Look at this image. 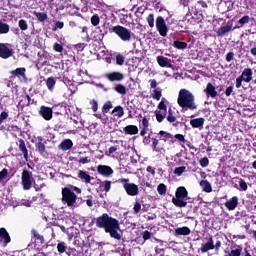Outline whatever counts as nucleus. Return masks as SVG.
I'll list each match as a JSON object with an SVG mask.
<instances>
[{
    "mask_svg": "<svg viewBox=\"0 0 256 256\" xmlns=\"http://www.w3.org/2000/svg\"><path fill=\"white\" fill-rule=\"evenodd\" d=\"M95 225L99 229H105V233H109L113 239H121V234L118 232L119 220L110 217L109 214L104 213L96 218Z\"/></svg>",
    "mask_w": 256,
    "mask_h": 256,
    "instance_id": "1",
    "label": "nucleus"
},
{
    "mask_svg": "<svg viewBox=\"0 0 256 256\" xmlns=\"http://www.w3.org/2000/svg\"><path fill=\"white\" fill-rule=\"evenodd\" d=\"M177 103L184 111H195L197 109L195 95L187 89H181L179 91Z\"/></svg>",
    "mask_w": 256,
    "mask_h": 256,
    "instance_id": "2",
    "label": "nucleus"
},
{
    "mask_svg": "<svg viewBox=\"0 0 256 256\" xmlns=\"http://www.w3.org/2000/svg\"><path fill=\"white\" fill-rule=\"evenodd\" d=\"M187 195H189V193L185 187H178L175 193V197L172 198V203L176 207H187V201H185Z\"/></svg>",
    "mask_w": 256,
    "mask_h": 256,
    "instance_id": "3",
    "label": "nucleus"
},
{
    "mask_svg": "<svg viewBox=\"0 0 256 256\" xmlns=\"http://www.w3.org/2000/svg\"><path fill=\"white\" fill-rule=\"evenodd\" d=\"M62 201L63 203H66L68 207H75V203L77 202V195H75L71 189L63 188Z\"/></svg>",
    "mask_w": 256,
    "mask_h": 256,
    "instance_id": "4",
    "label": "nucleus"
},
{
    "mask_svg": "<svg viewBox=\"0 0 256 256\" xmlns=\"http://www.w3.org/2000/svg\"><path fill=\"white\" fill-rule=\"evenodd\" d=\"M112 32L120 37L122 41H131V30L121 25L112 27Z\"/></svg>",
    "mask_w": 256,
    "mask_h": 256,
    "instance_id": "5",
    "label": "nucleus"
},
{
    "mask_svg": "<svg viewBox=\"0 0 256 256\" xmlns=\"http://www.w3.org/2000/svg\"><path fill=\"white\" fill-rule=\"evenodd\" d=\"M21 179L24 191H29L33 187V173L23 170Z\"/></svg>",
    "mask_w": 256,
    "mask_h": 256,
    "instance_id": "6",
    "label": "nucleus"
},
{
    "mask_svg": "<svg viewBox=\"0 0 256 256\" xmlns=\"http://www.w3.org/2000/svg\"><path fill=\"white\" fill-rule=\"evenodd\" d=\"M156 28L161 37H167L169 29L167 28V23H165V19L163 17L159 16L156 19Z\"/></svg>",
    "mask_w": 256,
    "mask_h": 256,
    "instance_id": "7",
    "label": "nucleus"
},
{
    "mask_svg": "<svg viewBox=\"0 0 256 256\" xmlns=\"http://www.w3.org/2000/svg\"><path fill=\"white\" fill-rule=\"evenodd\" d=\"M14 53L15 51H13L10 44L0 43V57L2 59H9V57H13Z\"/></svg>",
    "mask_w": 256,
    "mask_h": 256,
    "instance_id": "8",
    "label": "nucleus"
},
{
    "mask_svg": "<svg viewBox=\"0 0 256 256\" xmlns=\"http://www.w3.org/2000/svg\"><path fill=\"white\" fill-rule=\"evenodd\" d=\"M123 188L130 197L139 195V186H137L135 183L124 184Z\"/></svg>",
    "mask_w": 256,
    "mask_h": 256,
    "instance_id": "9",
    "label": "nucleus"
},
{
    "mask_svg": "<svg viewBox=\"0 0 256 256\" xmlns=\"http://www.w3.org/2000/svg\"><path fill=\"white\" fill-rule=\"evenodd\" d=\"M8 243H11V236L5 228H0V245L7 247Z\"/></svg>",
    "mask_w": 256,
    "mask_h": 256,
    "instance_id": "10",
    "label": "nucleus"
},
{
    "mask_svg": "<svg viewBox=\"0 0 256 256\" xmlns=\"http://www.w3.org/2000/svg\"><path fill=\"white\" fill-rule=\"evenodd\" d=\"M97 172L99 173V175H103V177H111V175H113V168H111V166H107V165H99L97 167Z\"/></svg>",
    "mask_w": 256,
    "mask_h": 256,
    "instance_id": "11",
    "label": "nucleus"
},
{
    "mask_svg": "<svg viewBox=\"0 0 256 256\" xmlns=\"http://www.w3.org/2000/svg\"><path fill=\"white\" fill-rule=\"evenodd\" d=\"M40 115L46 121H51L53 119V110L47 106L40 107Z\"/></svg>",
    "mask_w": 256,
    "mask_h": 256,
    "instance_id": "12",
    "label": "nucleus"
},
{
    "mask_svg": "<svg viewBox=\"0 0 256 256\" xmlns=\"http://www.w3.org/2000/svg\"><path fill=\"white\" fill-rule=\"evenodd\" d=\"M157 63L160 67H166L167 69H172L173 64L171 63V59L165 57V56H158L157 57Z\"/></svg>",
    "mask_w": 256,
    "mask_h": 256,
    "instance_id": "13",
    "label": "nucleus"
},
{
    "mask_svg": "<svg viewBox=\"0 0 256 256\" xmlns=\"http://www.w3.org/2000/svg\"><path fill=\"white\" fill-rule=\"evenodd\" d=\"M106 79H108V81H123V79H125V76L123 75V73L121 72H111L105 75Z\"/></svg>",
    "mask_w": 256,
    "mask_h": 256,
    "instance_id": "14",
    "label": "nucleus"
},
{
    "mask_svg": "<svg viewBox=\"0 0 256 256\" xmlns=\"http://www.w3.org/2000/svg\"><path fill=\"white\" fill-rule=\"evenodd\" d=\"M237 205H239V198L237 196H234L232 197L231 200H228L227 202H225V207L229 211H235V209H237Z\"/></svg>",
    "mask_w": 256,
    "mask_h": 256,
    "instance_id": "15",
    "label": "nucleus"
},
{
    "mask_svg": "<svg viewBox=\"0 0 256 256\" xmlns=\"http://www.w3.org/2000/svg\"><path fill=\"white\" fill-rule=\"evenodd\" d=\"M245 83H251L253 79V70L251 68H245L240 76Z\"/></svg>",
    "mask_w": 256,
    "mask_h": 256,
    "instance_id": "16",
    "label": "nucleus"
},
{
    "mask_svg": "<svg viewBox=\"0 0 256 256\" xmlns=\"http://www.w3.org/2000/svg\"><path fill=\"white\" fill-rule=\"evenodd\" d=\"M204 93H206L207 97H211L212 99H215V97H217L218 95L215 86H213V84L211 83L207 84L206 89L204 90Z\"/></svg>",
    "mask_w": 256,
    "mask_h": 256,
    "instance_id": "17",
    "label": "nucleus"
},
{
    "mask_svg": "<svg viewBox=\"0 0 256 256\" xmlns=\"http://www.w3.org/2000/svg\"><path fill=\"white\" fill-rule=\"evenodd\" d=\"M27 69L25 68H16L15 70L11 71L12 77H18V79H27V76L25 75Z\"/></svg>",
    "mask_w": 256,
    "mask_h": 256,
    "instance_id": "18",
    "label": "nucleus"
},
{
    "mask_svg": "<svg viewBox=\"0 0 256 256\" xmlns=\"http://www.w3.org/2000/svg\"><path fill=\"white\" fill-rule=\"evenodd\" d=\"M190 125L194 129H201L205 125V118H195L190 120Z\"/></svg>",
    "mask_w": 256,
    "mask_h": 256,
    "instance_id": "19",
    "label": "nucleus"
},
{
    "mask_svg": "<svg viewBox=\"0 0 256 256\" xmlns=\"http://www.w3.org/2000/svg\"><path fill=\"white\" fill-rule=\"evenodd\" d=\"M78 178L81 179V181H83L84 183H91V179H93V177H91V175H89L87 171L83 170H79Z\"/></svg>",
    "mask_w": 256,
    "mask_h": 256,
    "instance_id": "20",
    "label": "nucleus"
},
{
    "mask_svg": "<svg viewBox=\"0 0 256 256\" xmlns=\"http://www.w3.org/2000/svg\"><path fill=\"white\" fill-rule=\"evenodd\" d=\"M19 149L23 153L25 161H29V151L27 150V146H25V140H19Z\"/></svg>",
    "mask_w": 256,
    "mask_h": 256,
    "instance_id": "21",
    "label": "nucleus"
},
{
    "mask_svg": "<svg viewBox=\"0 0 256 256\" xmlns=\"http://www.w3.org/2000/svg\"><path fill=\"white\" fill-rule=\"evenodd\" d=\"M126 135H137L139 128L136 125H128L124 128Z\"/></svg>",
    "mask_w": 256,
    "mask_h": 256,
    "instance_id": "22",
    "label": "nucleus"
},
{
    "mask_svg": "<svg viewBox=\"0 0 256 256\" xmlns=\"http://www.w3.org/2000/svg\"><path fill=\"white\" fill-rule=\"evenodd\" d=\"M211 249H215V245L213 244V238H210L209 241L201 246V252L207 253V251H211Z\"/></svg>",
    "mask_w": 256,
    "mask_h": 256,
    "instance_id": "23",
    "label": "nucleus"
},
{
    "mask_svg": "<svg viewBox=\"0 0 256 256\" xmlns=\"http://www.w3.org/2000/svg\"><path fill=\"white\" fill-rule=\"evenodd\" d=\"M233 28V24H227L226 26H221L220 29L217 31L218 37H223L226 33H229Z\"/></svg>",
    "mask_w": 256,
    "mask_h": 256,
    "instance_id": "24",
    "label": "nucleus"
},
{
    "mask_svg": "<svg viewBox=\"0 0 256 256\" xmlns=\"http://www.w3.org/2000/svg\"><path fill=\"white\" fill-rule=\"evenodd\" d=\"M72 147H73V141H71L70 139L64 140L59 145V149H61L62 151H69V149H71Z\"/></svg>",
    "mask_w": 256,
    "mask_h": 256,
    "instance_id": "25",
    "label": "nucleus"
},
{
    "mask_svg": "<svg viewBox=\"0 0 256 256\" xmlns=\"http://www.w3.org/2000/svg\"><path fill=\"white\" fill-rule=\"evenodd\" d=\"M175 234L184 236L191 235V229H189L187 226L178 227L175 229Z\"/></svg>",
    "mask_w": 256,
    "mask_h": 256,
    "instance_id": "26",
    "label": "nucleus"
},
{
    "mask_svg": "<svg viewBox=\"0 0 256 256\" xmlns=\"http://www.w3.org/2000/svg\"><path fill=\"white\" fill-rule=\"evenodd\" d=\"M200 187H202L205 193H211L213 191V188L211 187V183H209V181L207 180H202L200 182Z\"/></svg>",
    "mask_w": 256,
    "mask_h": 256,
    "instance_id": "27",
    "label": "nucleus"
},
{
    "mask_svg": "<svg viewBox=\"0 0 256 256\" xmlns=\"http://www.w3.org/2000/svg\"><path fill=\"white\" fill-rule=\"evenodd\" d=\"M243 251V247L237 246V248L229 251H225V256H241V252Z\"/></svg>",
    "mask_w": 256,
    "mask_h": 256,
    "instance_id": "28",
    "label": "nucleus"
},
{
    "mask_svg": "<svg viewBox=\"0 0 256 256\" xmlns=\"http://www.w3.org/2000/svg\"><path fill=\"white\" fill-rule=\"evenodd\" d=\"M113 115H115V117H118L119 119H121V117H123V115H125V111L123 110V108L121 106H116L113 110H112Z\"/></svg>",
    "mask_w": 256,
    "mask_h": 256,
    "instance_id": "29",
    "label": "nucleus"
},
{
    "mask_svg": "<svg viewBox=\"0 0 256 256\" xmlns=\"http://www.w3.org/2000/svg\"><path fill=\"white\" fill-rule=\"evenodd\" d=\"M114 90L116 91V93H119L120 95H127V88L122 84L116 85Z\"/></svg>",
    "mask_w": 256,
    "mask_h": 256,
    "instance_id": "30",
    "label": "nucleus"
},
{
    "mask_svg": "<svg viewBox=\"0 0 256 256\" xmlns=\"http://www.w3.org/2000/svg\"><path fill=\"white\" fill-rule=\"evenodd\" d=\"M157 192L159 193V195H162V196L167 195V185L160 183L157 186Z\"/></svg>",
    "mask_w": 256,
    "mask_h": 256,
    "instance_id": "31",
    "label": "nucleus"
},
{
    "mask_svg": "<svg viewBox=\"0 0 256 256\" xmlns=\"http://www.w3.org/2000/svg\"><path fill=\"white\" fill-rule=\"evenodd\" d=\"M33 15H35L37 17L38 21H41V22L47 21L46 13L34 11Z\"/></svg>",
    "mask_w": 256,
    "mask_h": 256,
    "instance_id": "32",
    "label": "nucleus"
},
{
    "mask_svg": "<svg viewBox=\"0 0 256 256\" xmlns=\"http://www.w3.org/2000/svg\"><path fill=\"white\" fill-rule=\"evenodd\" d=\"M9 29H10V27L8 24H5L2 21H0V34L1 35H5V34L9 33Z\"/></svg>",
    "mask_w": 256,
    "mask_h": 256,
    "instance_id": "33",
    "label": "nucleus"
},
{
    "mask_svg": "<svg viewBox=\"0 0 256 256\" xmlns=\"http://www.w3.org/2000/svg\"><path fill=\"white\" fill-rule=\"evenodd\" d=\"M55 78L50 77L46 80V85L49 91H53V88L55 87Z\"/></svg>",
    "mask_w": 256,
    "mask_h": 256,
    "instance_id": "34",
    "label": "nucleus"
},
{
    "mask_svg": "<svg viewBox=\"0 0 256 256\" xmlns=\"http://www.w3.org/2000/svg\"><path fill=\"white\" fill-rule=\"evenodd\" d=\"M161 97H163V93L159 89L153 90L152 93V98L155 99L156 101H160Z\"/></svg>",
    "mask_w": 256,
    "mask_h": 256,
    "instance_id": "35",
    "label": "nucleus"
},
{
    "mask_svg": "<svg viewBox=\"0 0 256 256\" xmlns=\"http://www.w3.org/2000/svg\"><path fill=\"white\" fill-rule=\"evenodd\" d=\"M41 141H43V139L39 138V143L36 145V149L43 155L45 153V144Z\"/></svg>",
    "mask_w": 256,
    "mask_h": 256,
    "instance_id": "36",
    "label": "nucleus"
},
{
    "mask_svg": "<svg viewBox=\"0 0 256 256\" xmlns=\"http://www.w3.org/2000/svg\"><path fill=\"white\" fill-rule=\"evenodd\" d=\"M185 171H187V167L181 166V167L175 168L174 173H175V175H177L178 177H181V175H183V173H185Z\"/></svg>",
    "mask_w": 256,
    "mask_h": 256,
    "instance_id": "37",
    "label": "nucleus"
},
{
    "mask_svg": "<svg viewBox=\"0 0 256 256\" xmlns=\"http://www.w3.org/2000/svg\"><path fill=\"white\" fill-rule=\"evenodd\" d=\"M174 47H176V49H187V43L176 40L174 41Z\"/></svg>",
    "mask_w": 256,
    "mask_h": 256,
    "instance_id": "38",
    "label": "nucleus"
},
{
    "mask_svg": "<svg viewBox=\"0 0 256 256\" xmlns=\"http://www.w3.org/2000/svg\"><path fill=\"white\" fill-rule=\"evenodd\" d=\"M57 251L60 253H65L67 251V244L65 242H60L57 244Z\"/></svg>",
    "mask_w": 256,
    "mask_h": 256,
    "instance_id": "39",
    "label": "nucleus"
},
{
    "mask_svg": "<svg viewBox=\"0 0 256 256\" xmlns=\"http://www.w3.org/2000/svg\"><path fill=\"white\" fill-rule=\"evenodd\" d=\"M158 109L162 111V113H167V105L165 104V98L161 100V102L158 104Z\"/></svg>",
    "mask_w": 256,
    "mask_h": 256,
    "instance_id": "40",
    "label": "nucleus"
},
{
    "mask_svg": "<svg viewBox=\"0 0 256 256\" xmlns=\"http://www.w3.org/2000/svg\"><path fill=\"white\" fill-rule=\"evenodd\" d=\"M165 115H167V113L161 112V111H156V119H157L158 123H161L163 121V119H165Z\"/></svg>",
    "mask_w": 256,
    "mask_h": 256,
    "instance_id": "41",
    "label": "nucleus"
},
{
    "mask_svg": "<svg viewBox=\"0 0 256 256\" xmlns=\"http://www.w3.org/2000/svg\"><path fill=\"white\" fill-rule=\"evenodd\" d=\"M19 27L21 31H27V29H29V25L27 24V21H25L24 19H21L19 21Z\"/></svg>",
    "mask_w": 256,
    "mask_h": 256,
    "instance_id": "42",
    "label": "nucleus"
},
{
    "mask_svg": "<svg viewBox=\"0 0 256 256\" xmlns=\"http://www.w3.org/2000/svg\"><path fill=\"white\" fill-rule=\"evenodd\" d=\"M147 23H148L149 27H155V16L153 14H150L147 17Z\"/></svg>",
    "mask_w": 256,
    "mask_h": 256,
    "instance_id": "43",
    "label": "nucleus"
},
{
    "mask_svg": "<svg viewBox=\"0 0 256 256\" xmlns=\"http://www.w3.org/2000/svg\"><path fill=\"white\" fill-rule=\"evenodd\" d=\"M101 22V20L99 19L98 15H93L91 17V23L94 27H97V25H99V23Z\"/></svg>",
    "mask_w": 256,
    "mask_h": 256,
    "instance_id": "44",
    "label": "nucleus"
},
{
    "mask_svg": "<svg viewBox=\"0 0 256 256\" xmlns=\"http://www.w3.org/2000/svg\"><path fill=\"white\" fill-rule=\"evenodd\" d=\"M110 109H113V104L111 103V101H108L103 105V111L105 113H109Z\"/></svg>",
    "mask_w": 256,
    "mask_h": 256,
    "instance_id": "45",
    "label": "nucleus"
},
{
    "mask_svg": "<svg viewBox=\"0 0 256 256\" xmlns=\"http://www.w3.org/2000/svg\"><path fill=\"white\" fill-rule=\"evenodd\" d=\"M167 121H169V123H175V121H177V118L175 116H173V112L171 109H169V114L167 116Z\"/></svg>",
    "mask_w": 256,
    "mask_h": 256,
    "instance_id": "46",
    "label": "nucleus"
},
{
    "mask_svg": "<svg viewBox=\"0 0 256 256\" xmlns=\"http://www.w3.org/2000/svg\"><path fill=\"white\" fill-rule=\"evenodd\" d=\"M116 63L118 65H123L125 63V56L121 55V54H118L116 56Z\"/></svg>",
    "mask_w": 256,
    "mask_h": 256,
    "instance_id": "47",
    "label": "nucleus"
},
{
    "mask_svg": "<svg viewBox=\"0 0 256 256\" xmlns=\"http://www.w3.org/2000/svg\"><path fill=\"white\" fill-rule=\"evenodd\" d=\"M159 135H161V137H164V141H167V139H173V136L165 131H160Z\"/></svg>",
    "mask_w": 256,
    "mask_h": 256,
    "instance_id": "48",
    "label": "nucleus"
},
{
    "mask_svg": "<svg viewBox=\"0 0 256 256\" xmlns=\"http://www.w3.org/2000/svg\"><path fill=\"white\" fill-rule=\"evenodd\" d=\"M249 21H251V18L249 16H243L239 20V23H240L241 27H243V25H246V23H249Z\"/></svg>",
    "mask_w": 256,
    "mask_h": 256,
    "instance_id": "49",
    "label": "nucleus"
},
{
    "mask_svg": "<svg viewBox=\"0 0 256 256\" xmlns=\"http://www.w3.org/2000/svg\"><path fill=\"white\" fill-rule=\"evenodd\" d=\"M18 205L24 206V207H31V201L22 199L18 202Z\"/></svg>",
    "mask_w": 256,
    "mask_h": 256,
    "instance_id": "50",
    "label": "nucleus"
},
{
    "mask_svg": "<svg viewBox=\"0 0 256 256\" xmlns=\"http://www.w3.org/2000/svg\"><path fill=\"white\" fill-rule=\"evenodd\" d=\"M239 187L242 191H247V182H245V180L240 179L239 181Z\"/></svg>",
    "mask_w": 256,
    "mask_h": 256,
    "instance_id": "51",
    "label": "nucleus"
},
{
    "mask_svg": "<svg viewBox=\"0 0 256 256\" xmlns=\"http://www.w3.org/2000/svg\"><path fill=\"white\" fill-rule=\"evenodd\" d=\"M32 235L35 237V239H38V241L43 242L44 238L37 232V230H32Z\"/></svg>",
    "mask_w": 256,
    "mask_h": 256,
    "instance_id": "52",
    "label": "nucleus"
},
{
    "mask_svg": "<svg viewBox=\"0 0 256 256\" xmlns=\"http://www.w3.org/2000/svg\"><path fill=\"white\" fill-rule=\"evenodd\" d=\"M8 174H9V171H8L6 168H4V169L0 172V181H3V179H5Z\"/></svg>",
    "mask_w": 256,
    "mask_h": 256,
    "instance_id": "53",
    "label": "nucleus"
},
{
    "mask_svg": "<svg viewBox=\"0 0 256 256\" xmlns=\"http://www.w3.org/2000/svg\"><path fill=\"white\" fill-rule=\"evenodd\" d=\"M200 165L202 167H208V165H209V158H207V157L202 158L200 160Z\"/></svg>",
    "mask_w": 256,
    "mask_h": 256,
    "instance_id": "54",
    "label": "nucleus"
},
{
    "mask_svg": "<svg viewBox=\"0 0 256 256\" xmlns=\"http://www.w3.org/2000/svg\"><path fill=\"white\" fill-rule=\"evenodd\" d=\"M54 50L57 51V53H63V46L59 43L54 44Z\"/></svg>",
    "mask_w": 256,
    "mask_h": 256,
    "instance_id": "55",
    "label": "nucleus"
},
{
    "mask_svg": "<svg viewBox=\"0 0 256 256\" xmlns=\"http://www.w3.org/2000/svg\"><path fill=\"white\" fill-rule=\"evenodd\" d=\"M104 191H106V193H108V191H111V181L104 182Z\"/></svg>",
    "mask_w": 256,
    "mask_h": 256,
    "instance_id": "56",
    "label": "nucleus"
},
{
    "mask_svg": "<svg viewBox=\"0 0 256 256\" xmlns=\"http://www.w3.org/2000/svg\"><path fill=\"white\" fill-rule=\"evenodd\" d=\"M142 128L149 129V119H147V117L142 119Z\"/></svg>",
    "mask_w": 256,
    "mask_h": 256,
    "instance_id": "57",
    "label": "nucleus"
},
{
    "mask_svg": "<svg viewBox=\"0 0 256 256\" xmlns=\"http://www.w3.org/2000/svg\"><path fill=\"white\" fill-rule=\"evenodd\" d=\"M97 109H99V104L97 103L96 100H92V111L94 113H97Z\"/></svg>",
    "mask_w": 256,
    "mask_h": 256,
    "instance_id": "58",
    "label": "nucleus"
},
{
    "mask_svg": "<svg viewBox=\"0 0 256 256\" xmlns=\"http://www.w3.org/2000/svg\"><path fill=\"white\" fill-rule=\"evenodd\" d=\"M7 117H9V114L7 112H2L0 114V123H3Z\"/></svg>",
    "mask_w": 256,
    "mask_h": 256,
    "instance_id": "59",
    "label": "nucleus"
},
{
    "mask_svg": "<svg viewBox=\"0 0 256 256\" xmlns=\"http://www.w3.org/2000/svg\"><path fill=\"white\" fill-rule=\"evenodd\" d=\"M243 81L244 80L241 76L236 79V89L241 88V85H242Z\"/></svg>",
    "mask_w": 256,
    "mask_h": 256,
    "instance_id": "60",
    "label": "nucleus"
},
{
    "mask_svg": "<svg viewBox=\"0 0 256 256\" xmlns=\"http://www.w3.org/2000/svg\"><path fill=\"white\" fill-rule=\"evenodd\" d=\"M234 55H235V54H233V52H229V53L226 55V61H227V63H231V61H233Z\"/></svg>",
    "mask_w": 256,
    "mask_h": 256,
    "instance_id": "61",
    "label": "nucleus"
},
{
    "mask_svg": "<svg viewBox=\"0 0 256 256\" xmlns=\"http://www.w3.org/2000/svg\"><path fill=\"white\" fill-rule=\"evenodd\" d=\"M231 93H233V86H229L226 91H225V95L226 97H231Z\"/></svg>",
    "mask_w": 256,
    "mask_h": 256,
    "instance_id": "62",
    "label": "nucleus"
},
{
    "mask_svg": "<svg viewBox=\"0 0 256 256\" xmlns=\"http://www.w3.org/2000/svg\"><path fill=\"white\" fill-rule=\"evenodd\" d=\"M151 237V232H149V231H144V233H143V239H144V241H148V239Z\"/></svg>",
    "mask_w": 256,
    "mask_h": 256,
    "instance_id": "63",
    "label": "nucleus"
},
{
    "mask_svg": "<svg viewBox=\"0 0 256 256\" xmlns=\"http://www.w3.org/2000/svg\"><path fill=\"white\" fill-rule=\"evenodd\" d=\"M146 171H147V173H151V175H153V176H155V168L154 167H152V166H148L147 168H146Z\"/></svg>",
    "mask_w": 256,
    "mask_h": 256,
    "instance_id": "64",
    "label": "nucleus"
}]
</instances>
